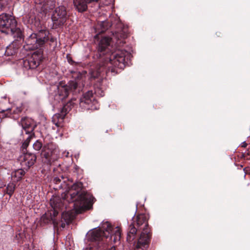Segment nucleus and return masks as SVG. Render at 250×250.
Segmentation results:
<instances>
[{
	"instance_id": "obj_1",
	"label": "nucleus",
	"mask_w": 250,
	"mask_h": 250,
	"mask_svg": "<svg viewBox=\"0 0 250 250\" xmlns=\"http://www.w3.org/2000/svg\"><path fill=\"white\" fill-rule=\"evenodd\" d=\"M126 54L128 55L127 52L122 51L107 54L105 58L102 59V61L96 65L94 69L90 70V79H103L110 70L111 72H114L115 69L113 66L122 68L125 63Z\"/></svg>"
},
{
	"instance_id": "obj_2",
	"label": "nucleus",
	"mask_w": 250,
	"mask_h": 250,
	"mask_svg": "<svg viewBox=\"0 0 250 250\" xmlns=\"http://www.w3.org/2000/svg\"><path fill=\"white\" fill-rule=\"evenodd\" d=\"M81 182L74 184L63 199L71 203L72 207L77 213H81L88 209L92 204L94 197L86 191L83 189Z\"/></svg>"
},
{
	"instance_id": "obj_3",
	"label": "nucleus",
	"mask_w": 250,
	"mask_h": 250,
	"mask_svg": "<svg viewBox=\"0 0 250 250\" xmlns=\"http://www.w3.org/2000/svg\"><path fill=\"white\" fill-rule=\"evenodd\" d=\"M148 215L144 213L139 214L132 219V223L138 229L141 230L137 242L134 243V248L138 250H145L149 246L151 233L148 223Z\"/></svg>"
},
{
	"instance_id": "obj_4",
	"label": "nucleus",
	"mask_w": 250,
	"mask_h": 250,
	"mask_svg": "<svg viewBox=\"0 0 250 250\" xmlns=\"http://www.w3.org/2000/svg\"><path fill=\"white\" fill-rule=\"evenodd\" d=\"M54 42V39L50 38V34L46 30H41L37 33L31 34L26 40V50H35L43 45L49 40Z\"/></svg>"
},
{
	"instance_id": "obj_5",
	"label": "nucleus",
	"mask_w": 250,
	"mask_h": 250,
	"mask_svg": "<svg viewBox=\"0 0 250 250\" xmlns=\"http://www.w3.org/2000/svg\"><path fill=\"white\" fill-rule=\"evenodd\" d=\"M126 34L122 31L116 32L113 33L112 38H109L107 37H103L100 41L97 47V50L99 57H101L102 56L107 54L109 50V47L111 40H116V43L118 45H121V43H125V42L123 40L126 38Z\"/></svg>"
},
{
	"instance_id": "obj_6",
	"label": "nucleus",
	"mask_w": 250,
	"mask_h": 250,
	"mask_svg": "<svg viewBox=\"0 0 250 250\" xmlns=\"http://www.w3.org/2000/svg\"><path fill=\"white\" fill-rule=\"evenodd\" d=\"M17 21L15 18L6 14L0 15V30L6 34L14 35L21 33L20 29L17 27Z\"/></svg>"
},
{
	"instance_id": "obj_7",
	"label": "nucleus",
	"mask_w": 250,
	"mask_h": 250,
	"mask_svg": "<svg viewBox=\"0 0 250 250\" xmlns=\"http://www.w3.org/2000/svg\"><path fill=\"white\" fill-rule=\"evenodd\" d=\"M108 236L101 229H95L89 234V239L94 243L97 250H104L107 246Z\"/></svg>"
},
{
	"instance_id": "obj_8",
	"label": "nucleus",
	"mask_w": 250,
	"mask_h": 250,
	"mask_svg": "<svg viewBox=\"0 0 250 250\" xmlns=\"http://www.w3.org/2000/svg\"><path fill=\"white\" fill-rule=\"evenodd\" d=\"M68 18L66 8L64 6L57 7L53 11L51 17L53 28H57L62 26Z\"/></svg>"
},
{
	"instance_id": "obj_9",
	"label": "nucleus",
	"mask_w": 250,
	"mask_h": 250,
	"mask_svg": "<svg viewBox=\"0 0 250 250\" xmlns=\"http://www.w3.org/2000/svg\"><path fill=\"white\" fill-rule=\"evenodd\" d=\"M62 202V200L58 198H56L53 200H51V205L53 208V210L52 212L50 213V214H45L42 217L41 220L42 222L46 224L52 221L54 227H56L58 225L59 222L55 217L58 214L57 209L61 208Z\"/></svg>"
},
{
	"instance_id": "obj_10",
	"label": "nucleus",
	"mask_w": 250,
	"mask_h": 250,
	"mask_svg": "<svg viewBox=\"0 0 250 250\" xmlns=\"http://www.w3.org/2000/svg\"><path fill=\"white\" fill-rule=\"evenodd\" d=\"M80 106L85 110H97L99 108L97 101L95 100L92 91H88L80 99Z\"/></svg>"
},
{
	"instance_id": "obj_11",
	"label": "nucleus",
	"mask_w": 250,
	"mask_h": 250,
	"mask_svg": "<svg viewBox=\"0 0 250 250\" xmlns=\"http://www.w3.org/2000/svg\"><path fill=\"white\" fill-rule=\"evenodd\" d=\"M102 230L104 231L106 236L109 237L110 239L114 243H116L120 240L121 237V229L119 227L113 228L112 225L108 222H103L102 225Z\"/></svg>"
},
{
	"instance_id": "obj_12",
	"label": "nucleus",
	"mask_w": 250,
	"mask_h": 250,
	"mask_svg": "<svg viewBox=\"0 0 250 250\" xmlns=\"http://www.w3.org/2000/svg\"><path fill=\"white\" fill-rule=\"evenodd\" d=\"M42 58V51L40 49L34 52L28 59L22 61L23 67L26 70L34 69L39 66Z\"/></svg>"
},
{
	"instance_id": "obj_13",
	"label": "nucleus",
	"mask_w": 250,
	"mask_h": 250,
	"mask_svg": "<svg viewBox=\"0 0 250 250\" xmlns=\"http://www.w3.org/2000/svg\"><path fill=\"white\" fill-rule=\"evenodd\" d=\"M77 86V83L75 81H70L67 85L60 84L58 86V91L55 96V99L58 102L62 101L67 97L70 91L72 92L75 90Z\"/></svg>"
},
{
	"instance_id": "obj_14",
	"label": "nucleus",
	"mask_w": 250,
	"mask_h": 250,
	"mask_svg": "<svg viewBox=\"0 0 250 250\" xmlns=\"http://www.w3.org/2000/svg\"><path fill=\"white\" fill-rule=\"evenodd\" d=\"M73 99L67 103L63 105L60 113H56L52 117V122L57 127H62L64 118L67 113H68L72 108L74 106L75 103Z\"/></svg>"
},
{
	"instance_id": "obj_15",
	"label": "nucleus",
	"mask_w": 250,
	"mask_h": 250,
	"mask_svg": "<svg viewBox=\"0 0 250 250\" xmlns=\"http://www.w3.org/2000/svg\"><path fill=\"white\" fill-rule=\"evenodd\" d=\"M22 110L23 108L22 106L2 110L0 112V118L9 117L14 120H17L19 118L20 114L22 112Z\"/></svg>"
},
{
	"instance_id": "obj_16",
	"label": "nucleus",
	"mask_w": 250,
	"mask_h": 250,
	"mask_svg": "<svg viewBox=\"0 0 250 250\" xmlns=\"http://www.w3.org/2000/svg\"><path fill=\"white\" fill-rule=\"evenodd\" d=\"M36 159V156L34 154L26 153L20 156L19 161L23 168L28 169L34 164Z\"/></svg>"
},
{
	"instance_id": "obj_17",
	"label": "nucleus",
	"mask_w": 250,
	"mask_h": 250,
	"mask_svg": "<svg viewBox=\"0 0 250 250\" xmlns=\"http://www.w3.org/2000/svg\"><path fill=\"white\" fill-rule=\"evenodd\" d=\"M138 231H141V230L138 229V227H136L135 224L132 222L129 225L128 228L126 240L130 245H132L133 248L134 250H138L135 249L134 247V243L137 242L138 241V239L135 240Z\"/></svg>"
},
{
	"instance_id": "obj_18",
	"label": "nucleus",
	"mask_w": 250,
	"mask_h": 250,
	"mask_svg": "<svg viewBox=\"0 0 250 250\" xmlns=\"http://www.w3.org/2000/svg\"><path fill=\"white\" fill-rule=\"evenodd\" d=\"M20 124L26 134L34 133L33 131L35 126L32 124V121L30 119L26 117L22 118Z\"/></svg>"
},
{
	"instance_id": "obj_19",
	"label": "nucleus",
	"mask_w": 250,
	"mask_h": 250,
	"mask_svg": "<svg viewBox=\"0 0 250 250\" xmlns=\"http://www.w3.org/2000/svg\"><path fill=\"white\" fill-rule=\"evenodd\" d=\"M88 2L87 0H73L74 5L79 12H83L87 9Z\"/></svg>"
},
{
	"instance_id": "obj_20",
	"label": "nucleus",
	"mask_w": 250,
	"mask_h": 250,
	"mask_svg": "<svg viewBox=\"0 0 250 250\" xmlns=\"http://www.w3.org/2000/svg\"><path fill=\"white\" fill-rule=\"evenodd\" d=\"M25 172L22 169H19L13 171L11 173V178L13 182L20 181L24 175Z\"/></svg>"
},
{
	"instance_id": "obj_21",
	"label": "nucleus",
	"mask_w": 250,
	"mask_h": 250,
	"mask_svg": "<svg viewBox=\"0 0 250 250\" xmlns=\"http://www.w3.org/2000/svg\"><path fill=\"white\" fill-rule=\"evenodd\" d=\"M18 49V47L16 43L13 42L6 47L5 51V55L7 56L14 55L17 52Z\"/></svg>"
},
{
	"instance_id": "obj_22",
	"label": "nucleus",
	"mask_w": 250,
	"mask_h": 250,
	"mask_svg": "<svg viewBox=\"0 0 250 250\" xmlns=\"http://www.w3.org/2000/svg\"><path fill=\"white\" fill-rule=\"evenodd\" d=\"M72 219V215L68 211H63L62 214L61 222L63 220L67 224H68Z\"/></svg>"
},
{
	"instance_id": "obj_23",
	"label": "nucleus",
	"mask_w": 250,
	"mask_h": 250,
	"mask_svg": "<svg viewBox=\"0 0 250 250\" xmlns=\"http://www.w3.org/2000/svg\"><path fill=\"white\" fill-rule=\"evenodd\" d=\"M112 25L111 22L108 21H104L101 22L100 23V33L105 32Z\"/></svg>"
},
{
	"instance_id": "obj_24",
	"label": "nucleus",
	"mask_w": 250,
	"mask_h": 250,
	"mask_svg": "<svg viewBox=\"0 0 250 250\" xmlns=\"http://www.w3.org/2000/svg\"><path fill=\"white\" fill-rule=\"evenodd\" d=\"M15 187L16 185L14 182L8 184L6 188V193L11 196L15 191Z\"/></svg>"
},
{
	"instance_id": "obj_25",
	"label": "nucleus",
	"mask_w": 250,
	"mask_h": 250,
	"mask_svg": "<svg viewBox=\"0 0 250 250\" xmlns=\"http://www.w3.org/2000/svg\"><path fill=\"white\" fill-rule=\"evenodd\" d=\"M46 147H47L46 146H44L43 147V150L42 151L41 155L43 157H44L47 160H48L50 158V157L52 155V152L50 150H48V151H46Z\"/></svg>"
},
{
	"instance_id": "obj_26",
	"label": "nucleus",
	"mask_w": 250,
	"mask_h": 250,
	"mask_svg": "<svg viewBox=\"0 0 250 250\" xmlns=\"http://www.w3.org/2000/svg\"><path fill=\"white\" fill-rule=\"evenodd\" d=\"M28 134L29 135V136H28V137L26 138L25 141L22 144V147L23 149H26L27 148V147L28 146L29 144V142H30L31 139L32 138V137L33 136H34V133Z\"/></svg>"
},
{
	"instance_id": "obj_27",
	"label": "nucleus",
	"mask_w": 250,
	"mask_h": 250,
	"mask_svg": "<svg viewBox=\"0 0 250 250\" xmlns=\"http://www.w3.org/2000/svg\"><path fill=\"white\" fill-rule=\"evenodd\" d=\"M48 0H35V3L36 5H42V8L46 9V5L48 4Z\"/></svg>"
},
{
	"instance_id": "obj_28",
	"label": "nucleus",
	"mask_w": 250,
	"mask_h": 250,
	"mask_svg": "<svg viewBox=\"0 0 250 250\" xmlns=\"http://www.w3.org/2000/svg\"><path fill=\"white\" fill-rule=\"evenodd\" d=\"M33 148L36 150H40L42 147V143L39 140L36 141L33 144Z\"/></svg>"
},
{
	"instance_id": "obj_29",
	"label": "nucleus",
	"mask_w": 250,
	"mask_h": 250,
	"mask_svg": "<svg viewBox=\"0 0 250 250\" xmlns=\"http://www.w3.org/2000/svg\"><path fill=\"white\" fill-rule=\"evenodd\" d=\"M53 182L54 183H55V184H59L60 183H61V179L58 177H54V179H53Z\"/></svg>"
},
{
	"instance_id": "obj_30",
	"label": "nucleus",
	"mask_w": 250,
	"mask_h": 250,
	"mask_svg": "<svg viewBox=\"0 0 250 250\" xmlns=\"http://www.w3.org/2000/svg\"><path fill=\"white\" fill-rule=\"evenodd\" d=\"M97 250V249H96L95 247H94L93 248L90 247L89 249H86L85 250Z\"/></svg>"
},
{
	"instance_id": "obj_31",
	"label": "nucleus",
	"mask_w": 250,
	"mask_h": 250,
	"mask_svg": "<svg viewBox=\"0 0 250 250\" xmlns=\"http://www.w3.org/2000/svg\"><path fill=\"white\" fill-rule=\"evenodd\" d=\"M98 0H87L88 1V2H91L93 1H98Z\"/></svg>"
},
{
	"instance_id": "obj_32",
	"label": "nucleus",
	"mask_w": 250,
	"mask_h": 250,
	"mask_svg": "<svg viewBox=\"0 0 250 250\" xmlns=\"http://www.w3.org/2000/svg\"><path fill=\"white\" fill-rule=\"evenodd\" d=\"M65 223L62 222V224H61V227H62V228L64 227H65Z\"/></svg>"
},
{
	"instance_id": "obj_33",
	"label": "nucleus",
	"mask_w": 250,
	"mask_h": 250,
	"mask_svg": "<svg viewBox=\"0 0 250 250\" xmlns=\"http://www.w3.org/2000/svg\"><path fill=\"white\" fill-rule=\"evenodd\" d=\"M108 250H116L115 248L114 247H112L110 249H109Z\"/></svg>"
},
{
	"instance_id": "obj_34",
	"label": "nucleus",
	"mask_w": 250,
	"mask_h": 250,
	"mask_svg": "<svg viewBox=\"0 0 250 250\" xmlns=\"http://www.w3.org/2000/svg\"><path fill=\"white\" fill-rule=\"evenodd\" d=\"M247 144L246 143H243V145H242L243 147H246L247 146Z\"/></svg>"
},
{
	"instance_id": "obj_35",
	"label": "nucleus",
	"mask_w": 250,
	"mask_h": 250,
	"mask_svg": "<svg viewBox=\"0 0 250 250\" xmlns=\"http://www.w3.org/2000/svg\"><path fill=\"white\" fill-rule=\"evenodd\" d=\"M68 61L69 62V63H72V62H73V61H72V60L71 59H70V60H69V59H68Z\"/></svg>"
},
{
	"instance_id": "obj_36",
	"label": "nucleus",
	"mask_w": 250,
	"mask_h": 250,
	"mask_svg": "<svg viewBox=\"0 0 250 250\" xmlns=\"http://www.w3.org/2000/svg\"><path fill=\"white\" fill-rule=\"evenodd\" d=\"M98 37V35H96L95 36V38L96 39Z\"/></svg>"
},
{
	"instance_id": "obj_37",
	"label": "nucleus",
	"mask_w": 250,
	"mask_h": 250,
	"mask_svg": "<svg viewBox=\"0 0 250 250\" xmlns=\"http://www.w3.org/2000/svg\"><path fill=\"white\" fill-rule=\"evenodd\" d=\"M61 178L62 179H63V177L62 176Z\"/></svg>"
}]
</instances>
